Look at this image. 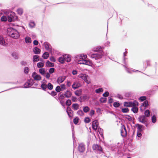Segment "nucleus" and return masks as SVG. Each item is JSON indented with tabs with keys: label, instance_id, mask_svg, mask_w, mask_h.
Instances as JSON below:
<instances>
[{
	"label": "nucleus",
	"instance_id": "f257e3e1",
	"mask_svg": "<svg viewBox=\"0 0 158 158\" xmlns=\"http://www.w3.org/2000/svg\"><path fill=\"white\" fill-rule=\"evenodd\" d=\"M7 34L12 38L16 39L19 36V34L18 31L16 29L10 27L7 29Z\"/></svg>",
	"mask_w": 158,
	"mask_h": 158
},
{
	"label": "nucleus",
	"instance_id": "f03ea898",
	"mask_svg": "<svg viewBox=\"0 0 158 158\" xmlns=\"http://www.w3.org/2000/svg\"><path fill=\"white\" fill-rule=\"evenodd\" d=\"M71 60L70 55L66 54L60 57L58 59L59 61L61 64H64L65 61L67 62H69Z\"/></svg>",
	"mask_w": 158,
	"mask_h": 158
},
{
	"label": "nucleus",
	"instance_id": "7ed1b4c3",
	"mask_svg": "<svg viewBox=\"0 0 158 158\" xmlns=\"http://www.w3.org/2000/svg\"><path fill=\"white\" fill-rule=\"evenodd\" d=\"M6 14L9 22L13 21L15 20V13L11 11H8L6 12Z\"/></svg>",
	"mask_w": 158,
	"mask_h": 158
},
{
	"label": "nucleus",
	"instance_id": "20e7f679",
	"mask_svg": "<svg viewBox=\"0 0 158 158\" xmlns=\"http://www.w3.org/2000/svg\"><path fill=\"white\" fill-rule=\"evenodd\" d=\"M88 55L92 59H94L95 60L100 59L104 55L102 53L93 54L91 52L88 53Z\"/></svg>",
	"mask_w": 158,
	"mask_h": 158
},
{
	"label": "nucleus",
	"instance_id": "39448f33",
	"mask_svg": "<svg viewBox=\"0 0 158 158\" xmlns=\"http://www.w3.org/2000/svg\"><path fill=\"white\" fill-rule=\"evenodd\" d=\"M84 58L78 62L79 64H84L89 66H91L92 64V63L90 60H85L87 57V56L86 55H83Z\"/></svg>",
	"mask_w": 158,
	"mask_h": 158
},
{
	"label": "nucleus",
	"instance_id": "423d86ee",
	"mask_svg": "<svg viewBox=\"0 0 158 158\" xmlns=\"http://www.w3.org/2000/svg\"><path fill=\"white\" fill-rule=\"evenodd\" d=\"M124 105L126 107H132L135 106H138V103L136 101L133 102H125Z\"/></svg>",
	"mask_w": 158,
	"mask_h": 158
},
{
	"label": "nucleus",
	"instance_id": "0eeeda50",
	"mask_svg": "<svg viewBox=\"0 0 158 158\" xmlns=\"http://www.w3.org/2000/svg\"><path fill=\"white\" fill-rule=\"evenodd\" d=\"M92 148L93 150H95L98 153H100L102 152V149L101 147L98 144L93 145Z\"/></svg>",
	"mask_w": 158,
	"mask_h": 158
},
{
	"label": "nucleus",
	"instance_id": "6e6552de",
	"mask_svg": "<svg viewBox=\"0 0 158 158\" xmlns=\"http://www.w3.org/2000/svg\"><path fill=\"white\" fill-rule=\"evenodd\" d=\"M33 81L32 79H30L27 81L24 84V86L25 88H28L31 86L33 84Z\"/></svg>",
	"mask_w": 158,
	"mask_h": 158
},
{
	"label": "nucleus",
	"instance_id": "1a4fd4ad",
	"mask_svg": "<svg viewBox=\"0 0 158 158\" xmlns=\"http://www.w3.org/2000/svg\"><path fill=\"white\" fill-rule=\"evenodd\" d=\"M139 121L143 123H144L146 126H147V118L146 117L143 115L140 116L139 118Z\"/></svg>",
	"mask_w": 158,
	"mask_h": 158
},
{
	"label": "nucleus",
	"instance_id": "9d476101",
	"mask_svg": "<svg viewBox=\"0 0 158 158\" xmlns=\"http://www.w3.org/2000/svg\"><path fill=\"white\" fill-rule=\"evenodd\" d=\"M79 77L84 80V81L87 84H89L90 83V81L88 80L87 78L88 76L87 75L81 74L79 75Z\"/></svg>",
	"mask_w": 158,
	"mask_h": 158
},
{
	"label": "nucleus",
	"instance_id": "9b49d317",
	"mask_svg": "<svg viewBox=\"0 0 158 158\" xmlns=\"http://www.w3.org/2000/svg\"><path fill=\"white\" fill-rule=\"evenodd\" d=\"M121 134L123 137L126 136L127 132L126 128L124 125H122L121 130Z\"/></svg>",
	"mask_w": 158,
	"mask_h": 158
},
{
	"label": "nucleus",
	"instance_id": "f8f14e48",
	"mask_svg": "<svg viewBox=\"0 0 158 158\" xmlns=\"http://www.w3.org/2000/svg\"><path fill=\"white\" fill-rule=\"evenodd\" d=\"M32 77L35 80L39 81L41 80V77L39 75L36 74L35 72L33 73H32Z\"/></svg>",
	"mask_w": 158,
	"mask_h": 158
},
{
	"label": "nucleus",
	"instance_id": "ddd939ff",
	"mask_svg": "<svg viewBox=\"0 0 158 158\" xmlns=\"http://www.w3.org/2000/svg\"><path fill=\"white\" fill-rule=\"evenodd\" d=\"M92 128L94 130H96L98 127V123L97 120H95L92 123Z\"/></svg>",
	"mask_w": 158,
	"mask_h": 158
},
{
	"label": "nucleus",
	"instance_id": "4468645a",
	"mask_svg": "<svg viewBox=\"0 0 158 158\" xmlns=\"http://www.w3.org/2000/svg\"><path fill=\"white\" fill-rule=\"evenodd\" d=\"M44 45L46 50L49 51H51V46L48 42H45L44 44Z\"/></svg>",
	"mask_w": 158,
	"mask_h": 158
},
{
	"label": "nucleus",
	"instance_id": "2eb2a0df",
	"mask_svg": "<svg viewBox=\"0 0 158 158\" xmlns=\"http://www.w3.org/2000/svg\"><path fill=\"white\" fill-rule=\"evenodd\" d=\"M85 145L83 143H81L79 144L78 150L80 152H83L85 150Z\"/></svg>",
	"mask_w": 158,
	"mask_h": 158
},
{
	"label": "nucleus",
	"instance_id": "dca6fc26",
	"mask_svg": "<svg viewBox=\"0 0 158 158\" xmlns=\"http://www.w3.org/2000/svg\"><path fill=\"white\" fill-rule=\"evenodd\" d=\"M0 44L4 46H6L7 44V43L5 41L3 37L1 35H0Z\"/></svg>",
	"mask_w": 158,
	"mask_h": 158
},
{
	"label": "nucleus",
	"instance_id": "f3484780",
	"mask_svg": "<svg viewBox=\"0 0 158 158\" xmlns=\"http://www.w3.org/2000/svg\"><path fill=\"white\" fill-rule=\"evenodd\" d=\"M66 112L69 117L71 118L73 116V112L70 107H68L67 108Z\"/></svg>",
	"mask_w": 158,
	"mask_h": 158
},
{
	"label": "nucleus",
	"instance_id": "a211bd4d",
	"mask_svg": "<svg viewBox=\"0 0 158 158\" xmlns=\"http://www.w3.org/2000/svg\"><path fill=\"white\" fill-rule=\"evenodd\" d=\"M81 84L79 82H74L72 85V88L75 89L79 88Z\"/></svg>",
	"mask_w": 158,
	"mask_h": 158
},
{
	"label": "nucleus",
	"instance_id": "6ab92c4d",
	"mask_svg": "<svg viewBox=\"0 0 158 158\" xmlns=\"http://www.w3.org/2000/svg\"><path fill=\"white\" fill-rule=\"evenodd\" d=\"M83 55H82V54H81L76 56L75 57V60L78 62L80 60H82V59L84 58Z\"/></svg>",
	"mask_w": 158,
	"mask_h": 158
},
{
	"label": "nucleus",
	"instance_id": "aec40b11",
	"mask_svg": "<svg viewBox=\"0 0 158 158\" xmlns=\"http://www.w3.org/2000/svg\"><path fill=\"white\" fill-rule=\"evenodd\" d=\"M94 50L96 52H99V53H102V50L101 47L100 46H98L96 47Z\"/></svg>",
	"mask_w": 158,
	"mask_h": 158
},
{
	"label": "nucleus",
	"instance_id": "412c9836",
	"mask_svg": "<svg viewBox=\"0 0 158 158\" xmlns=\"http://www.w3.org/2000/svg\"><path fill=\"white\" fill-rule=\"evenodd\" d=\"M33 52L35 54H39L40 52V50L37 47H35L34 48Z\"/></svg>",
	"mask_w": 158,
	"mask_h": 158
},
{
	"label": "nucleus",
	"instance_id": "4be33fe9",
	"mask_svg": "<svg viewBox=\"0 0 158 158\" xmlns=\"http://www.w3.org/2000/svg\"><path fill=\"white\" fill-rule=\"evenodd\" d=\"M65 77H60L58 78L57 82L58 83H61L64 81Z\"/></svg>",
	"mask_w": 158,
	"mask_h": 158
},
{
	"label": "nucleus",
	"instance_id": "5701e85b",
	"mask_svg": "<svg viewBox=\"0 0 158 158\" xmlns=\"http://www.w3.org/2000/svg\"><path fill=\"white\" fill-rule=\"evenodd\" d=\"M72 95V94L71 92L67 90L66 92H65L64 94V95L65 97H67V98H69Z\"/></svg>",
	"mask_w": 158,
	"mask_h": 158
},
{
	"label": "nucleus",
	"instance_id": "b1692460",
	"mask_svg": "<svg viewBox=\"0 0 158 158\" xmlns=\"http://www.w3.org/2000/svg\"><path fill=\"white\" fill-rule=\"evenodd\" d=\"M137 106H132L131 109V110L135 113H137L138 110V108L136 107Z\"/></svg>",
	"mask_w": 158,
	"mask_h": 158
},
{
	"label": "nucleus",
	"instance_id": "393cba45",
	"mask_svg": "<svg viewBox=\"0 0 158 158\" xmlns=\"http://www.w3.org/2000/svg\"><path fill=\"white\" fill-rule=\"evenodd\" d=\"M73 109L74 110H77L79 107V105L78 104L74 103L72 105Z\"/></svg>",
	"mask_w": 158,
	"mask_h": 158
},
{
	"label": "nucleus",
	"instance_id": "a878e982",
	"mask_svg": "<svg viewBox=\"0 0 158 158\" xmlns=\"http://www.w3.org/2000/svg\"><path fill=\"white\" fill-rule=\"evenodd\" d=\"M25 42L27 44L31 43V38L29 37H28V36L26 37L25 38Z\"/></svg>",
	"mask_w": 158,
	"mask_h": 158
},
{
	"label": "nucleus",
	"instance_id": "bb28decb",
	"mask_svg": "<svg viewBox=\"0 0 158 158\" xmlns=\"http://www.w3.org/2000/svg\"><path fill=\"white\" fill-rule=\"evenodd\" d=\"M46 65L48 67H53L54 66V64L48 61L46 63Z\"/></svg>",
	"mask_w": 158,
	"mask_h": 158
},
{
	"label": "nucleus",
	"instance_id": "cd10ccee",
	"mask_svg": "<svg viewBox=\"0 0 158 158\" xmlns=\"http://www.w3.org/2000/svg\"><path fill=\"white\" fill-rule=\"evenodd\" d=\"M29 26L30 27L33 28L35 27V23L34 22L31 21L29 23Z\"/></svg>",
	"mask_w": 158,
	"mask_h": 158
},
{
	"label": "nucleus",
	"instance_id": "c85d7f7f",
	"mask_svg": "<svg viewBox=\"0 0 158 158\" xmlns=\"http://www.w3.org/2000/svg\"><path fill=\"white\" fill-rule=\"evenodd\" d=\"M124 66L126 70L129 73H131L133 72L139 71L137 70H135V71H134L133 70L129 69L127 68V67H126L125 66Z\"/></svg>",
	"mask_w": 158,
	"mask_h": 158
},
{
	"label": "nucleus",
	"instance_id": "c756f323",
	"mask_svg": "<svg viewBox=\"0 0 158 158\" xmlns=\"http://www.w3.org/2000/svg\"><path fill=\"white\" fill-rule=\"evenodd\" d=\"M49 54L47 52H45L42 56V57L44 59H47L49 57Z\"/></svg>",
	"mask_w": 158,
	"mask_h": 158
},
{
	"label": "nucleus",
	"instance_id": "7c9ffc66",
	"mask_svg": "<svg viewBox=\"0 0 158 158\" xmlns=\"http://www.w3.org/2000/svg\"><path fill=\"white\" fill-rule=\"evenodd\" d=\"M137 126V131H142L143 130L144 127L143 126L140 124H138Z\"/></svg>",
	"mask_w": 158,
	"mask_h": 158
},
{
	"label": "nucleus",
	"instance_id": "2f4dec72",
	"mask_svg": "<svg viewBox=\"0 0 158 158\" xmlns=\"http://www.w3.org/2000/svg\"><path fill=\"white\" fill-rule=\"evenodd\" d=\"M17 12L19 15H21L23 13V10L22 8H19L17 10Z\"/></svg>",
	"mask_w": 158,
	"mask_h": 158
},
{
	"label": "nucleus",
	"instance_id": "473e14b6",
	"mask_svg": "<svg viewBox=\"0 0 158 158\" xmlns=\"http://www.w3.org/2000/svg\"><path fill=\"white\" fill-rule=\"evenodd\" d=\"M39 56L37 55H35L33 56V61L34 62H36L39 60Z\"/></svg>",
	"mask_w": 158,
	"mask_h": 158
},
{
	"label": "nucleus",
	"instance_id": "72a5a7b5",
	"mask_svg": "<svg viewBox=\"0 0 158 158\" xmlns=\"http://www.w3.org/2000/svg\"><path fill=\"white\" fill-rule=\"evenodd\" d=\"M47 87L49 89L52 90L53 88V85L51 83H49L47 85Z\"/></svg>",
	"mask_w": 158,
	"mask_h": 158
},
{
	"label": "nucleus",
	"instance_id": "f704fd0d",
	"mask_svg": "<svg viewBox=\"0 0 158 158\" xmlns=\"http://www.w3.org/2000/svg\"><path fill=\"white\" fill-rule=\"evenodd\" d=\"M90 109L89 107L88 106H85L83 107V110L85 113H87L88 112Z\"/></svg>",
	"mask_w": 158,
	"mask_h": 158
},
{
	"label": "nucleus",
	"instance_id": "c9c22d12",
	"mask_svg": "<svg viewBox=\"0 0 158 158\" xmlns=\"http://www.w3.org/2000/svg\"><path fill=\"white\" fill-rule=\"evenodd\" d=\"M81 90H77L75 92V94L77 96H79L81 94Z\"/></svg>",
	"mask_w": 158,
	"mask_h": 158
},
{
	"label": "nucleus",
	"instance_id": "e433bc0d",
	"mask_svg": "<svg viewBox=\"0 0 158 158\" xmlns=\"http://www.w3.org/2000/svg\"><path fill=\"white\" fill-rule=\"evenodd\" d=\"M145 116L146 117H148L149 116L150 114V112L149 110H147L145 111L144 112Z\"/></svg>",
	"mask_w": 158,
	"mask_h": 158
},
{
	"label": "nucleus",
	"instance_id": "4c0bfd02",
	"mask_svg": "<svg viewBox=\"0 0 158 158\" xmlns=\"http://www.w3.org/2000/svg\"><path fill=\"white\" fill-rule=\"evenodd\" d=\"M103 91V89L102 88H99L96 89L95 90V92L96 93L99 94L100 93L102 92Z\"/></svg>",
	"mask_w": 158,
	"mask_h": 158
},
{
	"label": "nucleus",
	"instance_id": "58836bf2",
	"mask_svg": "<svg viewBox=\"0 0 158 158\" xmlns=\"http://www.w3.org/2000/svg\"><path fill=\"white\" fill-rule=\"evenodd\" d=\"M148 105V102L147 101H144L142 105L141 106V107L142 106H143L144 107H146Z\"/></svg>",
	"mask_w": 158,
	"mask_h": 158
},
{
	"label": "nucleus",
	"instance_id": "ea45409f",
	"mask_svg": "<svg viewBox=\"0 0 158 158\" xmlns=\"http://www.w3.org/2000/svg\"><path fill=\"white\" fill-rule=\"evenodd\" d=\"M44 64L42 62H39L37 64V66L38 68H41L44 66Z\"/></svg>",
	"mask_w": 158,
	"mask_h": 158
},
{
	"label": "nucleus",
	"instance_id": "a19ab883",
	"mask_svg": "<svg viewBox=\"0 0 158 158\" xmlns=\"http://www.w3.org/2000/svg\"><path fill=\"white\" fill-rule=\"evenodd\" d=\"M12 56L15 59H18V55L15 52L13 53Z\"/></svg>",
	"mask_w": 158,
	"mask_h": 158
},
{
	"label": "nucleus",
	"instance_id": "79ce46f5",
	"mask_svg": "<svg viewBox=\"0 0 158 158\" xmlns=\"http://www.w3.org/2000/svg\"><path fill=\"white\" fill-rule=\"evenodd\" d=\"M39 72L42 75H44L45 73V71L44 68L40 69H39Z\"/></svg>",
	"mask_w": 158,
	"mask_h": 158
},
{
	"label": "nucleus",
	"instance_id": "37998d69",
	"mask_svg": "<svg viewBox=\"0 0 158 158\" xmlns=\"http://www.w3.org/2000/svg\"><path fill=\"white\" fill-rule=\"evenodd\" d=\"M41 87L44 90H45L47 88V85L44 83H43L41 85Z\"/></svg>",
	"mask_w": 158,
	"mask_h": 158
},
{
	"label": "nucleus",
	"instance_id": "c03bdc74",
	"mask_svg": "<svg viewBox=\"0 0 158 158\" xmlns=\"http://www.w3.org/2000/svg\"><path fill=\"white\" fill-rule=\"evenodd\" d=\"M152 122L153 123H155L156 121V118L155 115H153L152 117Z\"/></svg>",
	"mask_w": 158,
	"mask_h": 158
},
{
	"label": "nucleus",
	"instance_id": "a18cd8bd",
	"mask_svg": "<svg viewBox=\"0 0 158 158\" xmlns=\"http://www.w3.org/2000/svg\"><path fill=\"white\" fill-rule=\"evenodd\" d=\"M1 20L2 21H6L7 20H8L7 17L4 16H2L1 19Z\"/></svg>",
	"mask_w": 158,
	"mask_h": 158
},
{
	"label": "nucleus",
	"instance_id": "49530a36",
	"mask_svg": "<svg viewBox=\"0 0 158 158\" xmlns=\"http://www.w3.org/2000/svg\"><path fill=\"white\" fill-rule=\"evenodd\" d=\"M55 90L56 92H59L61 91V89L60 86H58L56 87Z\"/></svg>",
	"mask_w": 158,
	"mask_h": 158
},
{
	"label": "nucleus",
	"instance_id": "de8ad7c7",
	"mask_svg": "<svg viewBox=\"0 0 158 158\" xmlns=\"http://www.w3.org/2000/svg\"><path fill=\"white\" fill-rule=\"evenodd\" d=\"M113 106L115 107H118L120 106V104L118 102H115L113 103Z\"/></svg>",
	"mask_w": 158,
	"mask_h": 158
},
{
	"label": "nucleus",
	"instance_id": "09e8293b",
	"mask_svg": "<svg viewBox=\"0 0 158 158\" xmlns=\"http://www.w3.org/2000/svg\"><path fill=\"white\" fill-rule=\"evenodd\" d=\"M29 71V69L27 67H26L24 68V73L26 74H27L28 73Z\"/></svg>",
	"mask_w": 158,
	"mask_h": 158
},
{
	"label": "nucleus",
	"instance_id": "8fccbe9b",
	"mask_svg": "<svg viewBox=\"0 0 158 158\" xmlns=\"http://www.w3.org/2000/svg\"><path fill=\"white\" fill-rule=\"evenodd\" d=\"M122 111L123 113H127L129 111V110L128 108H123L122 109Z\"/></svg>",
	"mask_w": 158,
	"mask_h": 158
},
{
	"label": "nucleus",
	"instance_id": "3c124183",
	"mask_svg": "<svg viewBox=\"0 0 158 158\" xmlns=\"http://www.w3.org/2000/svg\"><path fill=\"white\" fill-rule=\"evenodd\" d=\"M146 99V97L145 96H141L139 98V100L142 102L145 100Z\"/></svg>",
	"mask_w": 158,
	"mask_h": 158
},
{
	"label": "nucleus",
	"instance_id": "603ef678",
	"mask_svg": "<svg viewBox=\"0 0 158 158\" xmlns=\"http://www.w3.org/2000/svg\"><path fill=\"white\" fill-rule=\"evenodd\" d=\"M54 70L55 69L54 68H50L49 70V73L51 74L52 73L54 72Z\"/></svg>",
	"mask_w": 158,
	"mask_h": 158
},
{
	"label": "nucleus",
	"instance_id": "864d4df0",
	"mask_svg": "<svg viewBox=\"0 0 158 158\" xmlns=\"http://www.w3.org/2000/svg\"><path fill=\"white\" fill-rule=\"evenodd\" d=\"M66 105L68 106H70L71 104V101L69 99L67 100L66 101Z\"/></svg>",
	"mask_w": 158,
	"mask_h": 158
},
{
	"label": "nucleus",
	"instance_id": "5fc2aeb1",
	"mask_svg": "<svg viewBox=\"0 0 158 158\" xmlns=\"http://www.w3.org/2000/svg\"><path fill=\"white\" fill-rule=\"evenodd\" d=\"M50 60L53 62H55L56 61L55 58L53 56H51L50 57Z\"/></svg>",
	"mask_w": 158,
	"mask_h": 158
},
{
	"label": "nucleus",
	"instance_id": "6e6d98bb",
	"mask_svg": "<svg viewBox=\"0 0 158 158\" xmlns=\"http://www.w3.org/2000/svg\"><path fill=\"white\" fill-rule=\"evenodd\" d=\"M77 113L78 114L81 116H82L83 114V111L81 110H79L77 112Z\"/></svg>",
	"mask_w": 158,
	"mask_h": 158
},
{
	"label": "nucleus",
	"instance_id": "4d7b16f0",
	"mask_svg": "<svg viewBox=\"0 0 158 158\" xmlns=\"http://www.w3.org/2000/svg\"><path fill=\"white\" fill-rule=\"evenodd\" d=\"M90 119L89 118H85V123H88L90 122Z\"/></svg>",
	"mask_w": 158,
	"mask_h": 158
},
{
	"label": "nucleus",
	"instance_id": "13d9d810",
	"mask_svg": "<svg viewBox=\"0 0 158 158\" xmlns=\"http://www.w3.org/2000/svg\"><path fill=\"white\" fill-rule=\"evenodd\" d=\"M79 119L78 118H75L74 119H73V122L75 124H77V123L78 122V121Z\"/></svg>",
	"mask_w": 158,
	"mask_h": 158
},
{
	"label": "nucleus",
	"instance_id": "bf43d9fd",
	"mask_svg": "<svg viewBox=\"0 0 158 158\" xmlns=\"http://www.w3.org/2000/svg\"><path fill=\"white\" fill-rule=\"evenodd\" d=\"M125 118L128 119L129 121H131L132 120V118L129 115H126L125 117Z\"/></svg>",
	"mask_w": 158,
	"mask_h": 158
},
{
	"label": "nucleus",
	"instance_id": "052dcab7",
	"mask_svg": "<svg viewBox=\"0 0 158 158\" xmlns=\"http://www.w3.org/2000/svg\"><path fill=\"white\" fill-rule=\"evenodd\" d=\"M116 97L121 99H122L123 98V96L119 94H118L116 95Z\"/></svg>",
	"mask_w": 158,
	"mask_h": 158
},
{
	"label": "nucleus",
	"instance_id": "680f3d73",
	"mask_svg": "<svg viewBox=\"0 0 158 158\" xmlns=\"http://www.w3.org/2000/svg\"><path fill=\"white\" fill-rule=\"evenodd\" d=\"M98 132L99 134L101 135H102L103 134V130L100 128H98Z\"/></svg>",
	"mask_w": 158,
	"mask_h": 158
},
{
	"label": "nucleus",
	"instance_id": "e2e57ef3",
	"mask_svg": "<svg viewBox=\"0 0 158 158\" xmlns=\"http://www.w3.org/2000/svg\"><path fill=\"white\" fill-rule=\"evenodd\" d=\"M109 93L107 91L103 94V96L104 97H107L109 96Z\"/></svg>",
	"mask_w": 158,
	"mask_h": 158
},
{
	"label": "nucleus",
	"instance_id": "0e129e2a",
	"mask_svg": "<svg viewBox=\"0 0 158 158\" xmlns=\"http://www.w3.org/2000/svg\"><path fill=\"white\" fill-rule=\"evenodd\" d=\"M141 132V131H137V135L138 137H140L142 136Z\"/></svg>",
	"mask_w": 158,
	"mask_h": 158
},
{
	"label": "nucleus",
	"instance_id": "69168bd1",
	"mask_svg": "<svg viewBox=\"0 0 158 158\" xmlns=\"http://www.w3.org/2000/svg\"><path fill=\"white\" fill-rule=\"evenodd\" d=\"M100 101L102 103H105L106 102V99L104 98H101L100 99Z\"/></svg>",
	"mask_w": 158,
	"mask_h": 158
},
{
	"label": "nucleus",
	"instance_id": "338daca9",
	"mask_svg": "<svg viewBox=\"0 0 158 158\" xmlns=\"http://www.w3.org/2000/svg\"><path fill=\"white\" fill-rule=\"evenodd\" d=\"M49 94L52 96L56 95L57 94L56 92L54 91H52Z\"/></svg>",
	"mask_w": 158,
	"mask_h": 158
},
{
	"label": "nucleus",
	"instance_id": "774afa93",
	"mask_svg": "<svg viewBox=\"0 0 158 158\" xmlns=\"http://www.w3.org/2000/svg\"><path fill=\"white\" fill-rule=\"evenodd\" d=\"M50 76V73H47L45 74V77L47 79H49Z\"/></svg>",
	"mask_w": 158,
	"mask_h": 158
}]
</instances>
